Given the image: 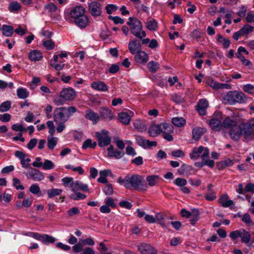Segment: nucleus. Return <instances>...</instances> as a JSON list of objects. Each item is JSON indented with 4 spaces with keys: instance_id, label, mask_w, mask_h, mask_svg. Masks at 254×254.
<instances>
[{
    "instance_id": "obj_52",
    "label": "nucleus",
    "mask_w": 254,
    "mask_h": 254,
    "mask_svg": "<svg viewBox=\"0 0 254 254\" xmlns=\"http://www.w3.org/2000/svg\"><path fill=\"white\" fill-rule=\"evenodd\" d=\"M192 211L193 215H192L190 217V221L191 224L194 225L198 220L199 212L197 210L195 209L192 210Z\"/></svg>"
},
{
    "instance_id": "obj_53",
    "label": "nucleus",
    "mask_w": 254,
    "mask_h": 254,
    "mask_svg": "<svg viewBox=\"0 0 254 254\" xmlns=\"http://www.w3.org/2000/svg\"><path fill=\"white\" fill-rule=\"evenodd\" d=\"M11 129L15 131H19L21 133L26 131V128L22 124H13L11 126Z\"/></svg>"
},
{
    "instance_id": "obj_64",
    "label": "nucleus",
    "mask_w": 254,
    "mask_h": 254,
    "mask_svg": "<svg viewBox=\"0 0 254 254\" xmlns=\"http://www.w3.org/2000/svg\"><path fill=\"white\" fill-rule=\"evenodd\" d=\"M204 197L208 201H213L217 197L216 192L214 191H211L209 193L205 194Z\"/></svg>"
},
{
    "instance_id": "obj_6",
    "label": "nucleus",
    "mask_w": 254,
    "mask_h": 254,
    "mask_svg": "<svg viewBox=\"0 0 254 254\" xmlns=\"http://www.w3.org/2000/svg\"><path fill=\"white\" fill-rule=\"evenodd\" d=\"M229 236L232 240H236L238 238H240L241 242L248 244L249 247H251L252 245V243H254V241H253L250 243L251 235L248 231L244 229H240L231 232L229 234Z\"/></svg>"
},
{
    "instance_id": "obj_24",
    "label": "nucleus",
    "mask_w": 254,
    "mask_h": 254,
    "mask_svg": "<svg viewBox=\"0 0 254 254\" xmlns=\"http://www.w3.org/2000/svg\"><path fill=\"white\" fill-rule=\"evenodd\" d=\"M28 58L33 62L39 61L43 58V54L40 51L32 50L29 53Z\"/></svg>"
},
{
    "instance_id": "obj_34",
    "label": "nucleus",
    "mask_w": 254,
    "mask_h": 254,
    "mask_svg": "<svg viewBox=\"0 0 254 254\" xmlns=\"http://www.w3.org/2000/svg\"><path fill=\"white\" fill-rule=\"evenodd\" d=\"M29 93L26 88H19L17 89V95L20 99H24L27 98Z\"/></svg>"
},
{
    "instance_id": "obj_33",
    "label": "nucleus",
    "mask_w": 254,
    "mask_h": 254,
    "mask_svg": "<svg viewBox=\"0 0 254 254\" xmlns=\"http://www.w3.org/2000/svg\"><path fill=\"white\" fill-rule=\"evenodd\" d=\"M158 23L157 21L153 18L148 19L146 23V28L151 31H154L156 29Z\"/></svg>"
},
{
    "instance_id": "obj_21",
    "label": "nucleus",
    "mask_w": 254,
    "mask_h": 254,
    "mask_svg": "<svg viewBox=\"0 0 254 254\" xmlns=\"http://www.w3.org/2000/svg\"><path fill=\"white\" fill-rule=\"evenodd\" d=\"M108 155L110 157H114L116 159H120L124 155L123 151L116 150L114 149V146L110 145L107 149Z\"/></svg>"
},
{
    "instance_id": "obj_2",
    "label": "nucleus",
    "mask_w": 254,
    "mask_h": 254,
    "mask_svg": "<svg viewBox=\"0 0 254 254\" xmlns=\"http://www.w3.org/2000/svg\"><path fill=\"white\" fill-rule=\"evenodd\" d=\"M85 9L82 6H77L71 9L69 13L65 15L64 18L69 23H74L81 28L87 26L89 20L85 15Z\"/></svg>"
},
{
    "instance_id": "obj_56",
    "label": "nucleus",
    "mask_w": 254,
    "mask_h": 254,
    "mask_svg": "<svg viewBox=\"0 0 254 254\" xmlns=\"http://www.w3.org/2000/svg\"><path fill=\"white\" fill-rule=\"evenodd\" d=\"M47 127L49 128V132L51 135L53 136L55 132V127L54 124L52 121L47 122Z\"/></svg>"
},
{
    "instance_id": "obj_7",
    "label": "nucleus",
    "mask_w": 254,
    "mask_h": 254,
    "mask_svg": "<svg viewBox=\"0 0 254 254\" xmlns=\"http://www.w3.org/2000/svg\"><path fill=\"white\" fill-rule=\"evenodd\" d=\"M96 137L98 141V145L103 147L109 145L111 142V138L109 135V131L102 129L100 132H96Z\"/></svg>"
},
{
    "instance_id": "obj_28",
    "label": "nucleus",
    "mask_w": 254,
    "mask_h": 254,
    "mask_svg": "<svg viewBox=\"0 0 254 254\" xmlns=\"http://www.w3.org/2000/svg\"><path fill=\"white\" fill-rule=\"evenodd\" d=\"M148 133L150 136L155 137L160 134L159 124L152 125L148 129Z\"/></svg>"
},
{
    "instance_id": "obj_4",
    "label": "nucleus",
    "mask_w": 254,
    "mask_h": 254,
    "mask_svg": "<svg viewBox=\"0 0 254 254\" xmlns=\"http://www.w3.org/2000/svg\"><path fill=\"white\" fill-rule=\"evenodd\" d=\"M226 104L234 105L236 103H244L247 101L246 95L242 92L236 91H229L223 97Z\"/></svg>"
},
{
    "instance_id": "obj_15",
    "label": "nucleus",
    "mask_w": 254,
    "mask_h": 254,
    "mask_svg": "<svg viewBox=\"0 0 254 254\" xmlns=\"http://www.w3.org/2000/svg\"><path fill=\"white\" fill-rule=\"evenodd\" d=\"M206 149H208L207 147H203L202 146H200L199 147H194L190 153V158L193 160L198 159L201 156V153L205 152Z\"/></svg>"
},
{
    "instance_id": "obj_41",
    "label": "nucleus",
    "mask_w": 254,
    "mask_h": 254,
    "mask_svg": "<svg viewBox=\"0 0 254 254\" xmlns=\"http://www.w3.org/2000/svg\"><path fill=\"white\" fill-rule=\"evenodd\" d=\"M62 181L64 186L69 187L71 188V190H72L73 186V184L74 183L73 178L67 177H64L62 179Z\"/></svg>"
},
{
    "instance_id": "obj_40",
    "label": "nucleus",
    "mask_w": 254,
    "mask_h": 254,
    "mask_svg": "<svg viewBox=\"0 0 254 254\" xmlns=\"http://www.w3.org/2000/svg\"><path fill=\"white\" fill-rule=\"evenodd\" d=\"M165 215L161 213H158L155 215L156 222H157L162 227H166L169 225L166 224L163 220L165 219Z\"/></svg>"
},
{
    "instance_id": "obj_50",
    "label": "nucleus",
    "mask_w": 254,
    "mask_h": 254,
    "mask_svg": "<svg viewBox=\"0 0 254 254\" xmlns=\"http://www.w3.org/2000/svg\"><path fill=\"white\" fill-rule=\"evenodd\" d=\"M42 166L44 170H48L53 169L55 167V165L52 161L46 159L43 163Z\"/></svg>"
},
{
    "instance_id": "obj_42",
    "label": "nucleus",
    "mask_w": 254,
    "mask_h": 254,
    "mask_svg": "<svg viewBox=\"0 0 254 254\" xmlns=\"http://www.w3.org/2000/svg\"><path fill=\"white\" fill-rule=\"evenodd\" d=\"M69 197L74 200H78L85 199L86 197V195L77 191L76 192H73V193L69 195Z\"/></svg>"
},
{
    "instance_id": "obj_37",
    "label": "nucleus",
    "mask_w": 254,
    "mask_h": 254,
    "mask_svg": "<svg viewBox=\"0 0 254 254\" xmlns=\"http://www.w3.org/2000/svg\"><path fill=\"white\" fill-rule=\"evenodd\" d=\"M159 180V177L158 175H151L146 177V181L150 186L152 187L156 185Z\"/></svg>"
},
{
    "instance_id": "obj_1",
    "label": "nucleus",
    "mask_w": 254,
    "mask_h": 254,
    "mask_svg": "<svg viewBox=\"0 0 254 254\" xmlns=\"http://www.w3.org/2000/svg\"><path fill=\"white\" fill-rule=\"evenodd\" d=\"M76 111V108L73 106L58 107L54 110L53 118L57 125L56 130L58 133L62 132L65 129V123Z\"/></svg>"
},
{
    "instance_id": "obj_26",
    "label": "nucleus",
    "mask_w": 254,
    "mask_h": 254,
    "mask_svg": "<svg viewBox=\"0 0 254 254\" xmlns=\"http://www.w3.org/2000/svg\"><path fill=\"white\" fill-rule=\"evenodd\" d=\"M192 171V167L187 164H183L178 170V173L181 175L189 176Z\"/></svg>"
},
{
    "instance_id": "obj_60",
    "label": "nucleus",
    "mask_w": 254,
    "mask_h": 254,
    "mask_svg": "<svg viewBox=\"0 0 254 254\" xmlns=\"http://www.w3.org/2000/svg\"><path fill=\"white\" fill-rule=\"evenodd\" d=\"M29 190L34 194H38L40 191V189L38 185L33 184L30 187Z\"/></svg>"
},
{
    "instance_id": "obj_14",
    "label": "nucleus",
    "mask_w": 254,
    "mask_h": 254,
    "mask_svg": "<svg viewBox=\"0 0 254 254\" xmlns=\"http://www.w3.org/2000/svg\"><path fill=\"white\" fill-rule=\"evenodd\" d=\"M229 134L230 137L234 140L239 138L241 134H243V127L242 128L238 124L234 126L230 129Z\"/></svg>"
},
{
    "instance_id": "obj_38",
    "label": "nucleus",
    "mask_w": 254,
    "mask_h": 254,
    "mask_svg": "<svg viewBox=\"0 0 254 254\" xmlns=\"http://www.w3.org/2000/svg\"><path fill=\"white\" fill-rule=\"evenodd\" d=\"M131 54L134 55V59L136 64L138 66L142 65L143 64V51Z\"/></svg>"
},
{
    "instance_id": "obj_18",
    "label": "nucleus",
    "mask_w": 254,
    "mask_h": 254,
    "mask_svg": "<svg viewBox=\"0 0 254 254\" xmlns=\"http://www.w3.org/2000/svg\"><path fill=\"white\" fill-rule=\"evenodd\" d=\"M84 117L85 119L91 121L94 125L96 124L99 122L100 118L98 114L91 110L86 111Z\"/></svg>"
},
{
    "instance_id": "obj_61",
    "label": "nucleus",
    "mask_w": 254,
    "mask_h": 254,
    "mask_svg": "<svg viewBox=\"0 0 254 254\" xmlns=\"http://www.w3.org/2000/svg\"><path fill=\"white\" fill-rule=\"evenodd\" d=\"M243 90L249 94H254V86L252 84H248L245 85L243 87Z\"/></svg>"
},
{
    "instance_id": "obj_10",
    "label": "nucleus",
    "mask_w": 254,
    "mask_h": 254,
    "mask_svg": "<svg viewBox=\"0 0 254 254\" xmlns=\"http://www.w3.org/2000/svg\"><path fill=\"white\" fill-rule=\"evenodd\" d=\"M88 10L90 14L94 16H99L102 13V6L96 0H92L88 3Z\"/></svg>"
},
{
    "instance_id": "obj_12",
    "label": "nucleus",
    "mask_w": 254,
    "mask_h": 254,
    "mask_svg": "<svg viewBox=\"0 0 254 254\" xmlns=\"http://www.w3.org/2000/svg\"><path fill=\"white\" fill-rule=\"evenodd\" d=\"M75 96V91L71 87L64 88L61 92V97L65 100H73Z\"/></svg>"
},
{
    "instance_id": "obj_55",
    "label": "nucleus",
    "mask_w": 254,
    "mask_h": 254,
    "mask_svg": "<svg viewBox=\"0 0 254 254\" xmlns=\"http://www.w3.org/2000/svg\"><path fill=\"white\" fill-rule=\"evenodd\" d=\"M80 241L81 242L80 243H81L83 246L87 245L93 246L95 245V242L94 240L91 237H89L85 239H81Z\"/></svg>"
},
{
    "instance_id": "obj_43",
    "label": "nucleus",
    "mask_w": 254,
    "mask_h": 254,
    "mask_svg": "<svg viewBox=\"0 0 254 254\" xmlns=\"http://www.w3.org/2000/svg\"><path fill=\"white\" fill-rule=\"evenodd\" d=\"M97 145L96 142H92L91 139H87L83 143L82 148L83 149H86L87 148H95Z\"/></svg>"
},
{
    "instance_id": "obj_13",
    "label": "nucleus",
    "mask_w": 254,
    "mask_h": 254,
    "mask_svg": "<svg viewBox=\"0 0 254 254\" xmlns=\"http://www.w3.org/2000/svg\"><path fill=\"white\" fill-rule=\"evenodd\" d=\"M243 135L246 137H254V120L243 126Z\"/></svg>"
},
{
    "instance_id": "obj_22",
    "label": "nucleus",
    "mask_w": 254,
    "mask_h": 254,
    "mask_svg": "<svg viewBox=\"0 0 254 254\" xmlns=\"http://www.w3.org/2000/svg\"><path fill=\"white\" fill-rule=\"evenodd\" d=\"M73 188L72 191L73 192H76L79 190H83L85 191H88V186L87 184H83L79 181L74 182L73 184Z\"/></svg>"
},
{
    "instance_id": "obj_36",
    "label": "nucleus",
    "mask_w": 254,
    "mask_h": 254,
    "mask_svg": "<svg viewBox=\"0 0 254 254\" xmlns=\"http://www.w3.org/2000/svg\"><path fill=\"white\" fill-rule=\"evenodd\" d=\"M62 191V189L53 188L47 190V194L48 197L52 198L56 196L60 195Z\"/></svg>"
},
{
    "instance_id": "obj_8",
    "label": "nucleus",
    "mask_w": 254,
    "mask_h": 254,
    "mask_svg": "<svg viewBox=\"0 0 254 254\" xmlns=\"http://www.w3.org/2000/svg\"><path fill=\"white\" fill-rule=\"evenodd\" d=\"M209 150L206 149L205 152L201 154V158L202 160L201 162H196L194 163L196 167L202 168L204 166H208L210 168L213 167L214 165V161L212 160L209 159Z\"/></svg>"
},
{
    "instance_id": "obj_16",
    "label": "nucleus",
    "mask_w": 254,
    "mask_h": 254,
    "mask_svg": "<svg viewBox=\"0 0 254 254\" xmlns=\"http://www.w3.org/2000/svg\"><path fill=\"white\" fill-rule=\"evenodd\" d=\"M91 87L93 89L101 92L107 91L109 88L108 85L101 81L93 82L91 84Z\"/></svg>"
},
{
    "instance_id": "obj_39",
    "label": "nucleus",
    "mask_w": 254,
    "mask_h": 254,
    "mask_svg": "<svg viewBox=\"0 0 254 254\" xmlns=\"http://www.w3.org/2000/svg\"><path fill=\"white\" fill-rule=\"evenodd\" d=\"M56 239L53 236L47 234H43L41 242L46 245L53 244L56 241Z\"/></svg>"
},
{
    "instance_id": "obj_59",
    "label": "nucleus",
    "mask_w": 254,
    "mask_h": 254,
    "mask_svg": "<svg viewBox=\"0 0 254 254\" xmlns=\"http://www.w3.org/2000/svg\"><path fill=\"white\" fill-rule=\"evenodd\" d=\"M118 7L115 4H109L106 6V12L108 14H110L113 11L117 10Z\"/></svg>"
},
{
    "instance_id": "obj_27",
    "label": "nucleus",
    "mask_w": 254,
    "mask_h": 254,
    "mask_svg": "<svg viewBox=\"0 0 254 254\" xmlns=\"http://www.w3.org/2000/svg\"><path fill=\"white\" fill-rule=\"evenodd\" d=\"M118 118L121 123L126 125H128L131 120L130 116L126 112L120 113Z\"/></svg>"
},
{
    "instance_id": "obj_51",
    "label": "nucleus",
    "mask_w": 254,
    "mask_h": 254,
    "mask_svg": "<svg viewBox=\"0 0 254 254\" xmlns=\"http://www.w3.org/2000/svg\"><path fill=\"white\" fill-rule=\"evenodd\" d=\"M157 145V142L155 141L144 139V149H151L152 147H156Z\"/></svg>"
},
{
    "instance_id": "obj_58",
    "label": "nucleus",
    "mask_w": 254,
    "mask_h": 254,
    "mask_svg": "<svg viewBox=\"0 0 254 254\" xmlns=\"http://www.w3.org/2000/svg\"><path fill=\"white\" fill-rule=\"evenodd\" d=\"M43 45L48 50H52L55 47V44L51 40H47L43 41Z\"/></svg>"
},
{
    "instance_id": "obj_11",
    "label": "nucleus",
    "mask_w": 254,
    "mask_h": 254,
    "mask_svg": "<svg viewBox=\"0 0 254 254\" xmlns=\"http://www.w3.org/2000/svg\"><path fill=\"white\" fill-rule=\"evenodd\" d=\"M25 175L34 181H41L43 180L45 178L42 172L34 168H30L28 171L25 173Z\"/></svg>"
},
{
    "instance_id": "obj_44",
    "label": "nucleus",
    "mask_w": 254,
    "mask_h": 254,
    "mask_svg": "<svg viewBox=\"0 0 254 254\" xmlns=\"http://www.w3.org/2000/svg\"><path fill=\"white\" fill-rule=\"evenodd\" d=\"M21 8L20 4L16 1H14L10 3L8 6V9L10 12H17Z\"/></svg>"
},
{
    "instance_id": "obj_35",
    "label": "nucleus",
    "mask_w": 254,
    "mask_h": 254,
    "mask_svg": "<svg viewBox=\"0 0 254 254\" xmlns=\"http://www.w3.org/2000/svg\"><path fill=\"white\" fill-rule=\"evenodd\" d=\"M58 142V138L51 135L48 137L47 146L49 149L53 150Z\"/></svg>"
},
{
    "instance_id": "obj_57",
    "label": "nucleus",
    "mask_w": 254,
    "mask_h": 254,
    "mask_svg": "<svg viewBox=\"0 0 254 254\" xmlns=\"http://www.w3.org/2000/svg\"><path fill=\"white\" fill-rule=\"evenodd\" d=\"M106 195H110L113 193V188L111 184L107 185L103 190Z\"/></svg>"
},
{
    "instance_id": "obj_17",
    "label": "nucleus",
    "mask_w": 254,
    "mask_h": 254,
    "mask_svg": "<svg viewBox=\"0 0 254 254\" xmlns=\"http://www.w3.org/2000/svg\"><path fill=\"white\" fill-rule=\"evenodd\" d=\"M218 201L223 207H229L234 205L233 201L229 199V196L226 193L221 195Z\"/></svg>"
},
{
    "instance_id": "obj_63",
    "label": "nucleus",
    "mask_w": 254,
    "mask_h": 254,
    "mask_svg": "<svg viewBox=\"0 0 254 254\" xmlns=\"http://www.w3.org/2000/svg\"><path fill=\"white\" fill-rule=\"evenodd\" d=\"M80 213V210L76 207H73L67 211V214L70 217H72L75 215L78 214Z\"/></svg>"
},
{
    "instance_id": "obj_46",
    "label": "nucleus",
    "mask_w": 254,
    "mask_h": 254,
    "mask_svg": "<svg viewBox=\"0 0 254 254\" xmlns=\"http://www.w3.org/2000/svg\"><path fill=\"white\" fill-rule=\"evenodd\" d=\"M147 66L150 71L151 72H155L159 68V64L155 62L151 61L147 64Z\"/></svg>"
},
{
    "instance_id": "obj_30",
    "label": "nucleus",
    "mask_w": 254,
    "mask_h": 254,
    "mask_svg": "<svg viewBox=\"0 0 254 254\" xmlns=\"http://www.w3.org/2000/svg\"><path fill=\"white\" fill-rule=\"evenodd\" d=\"M237 122L231 119L228 117L225 119L223 122V127L225 128L229 129L232 128L234 126L237 125Z\"/></svg>"
},
{
    "instance_id": "obj_9",
    "label": "nucleus",
    "mask_w": 254,
    "mask_h": 254,
    "mask_svg": "<svg viewBox=\"0 0 254 254\" xmlns=\"http://www.w3.org/2000/svg\"><path fill=\"white\" fill-rule=\"evenodd\" d=\"M143 37L133 39L128 43V48L131 54H135L136 52L142 51Z\"/></svg>"
},
{
    "instance_id": "obj_25",
    "label": "nucleus",
    "mask_w": 254,
    "mask_h": 254,
    "mask_svg": "<svg viewBox=\"0 0 254 254\" xmlns=\"http://www.w3.org/2000/svg\"><path fill=\"white\" fill-rule=\"evenodd\" d=\"M160 132L165 134L166 133H173L174 132L173 126L167 123H161L159 124Z\"/></svg>"
},
{
    "instance_id": "obj_19",
    "label": "nucleus",
    "mask_w": 254,
    "mask_h": 254,
    "mask_svg": "<svg viewBox=\"0 0 254 254\" xmlns=\"http://www.w3.org/2000/svg\"><path fill=\"white\" fill-rule=\"evenodd\" d=\"M208 105V101L205 99L199 100L196 106V110L200 115H204L206 114V108Z\"/></svg>"
},
{
    "instance_id": "obj_3",
    "label": "nucleus",
    "mask_w": 254,
    "mask_h": 254,
    "mask_svg": "<svg viewBox=\"0 0 254 254\" xmlns=\"http://www.w3.org/2000/svg\"><path fill=\"white\" fill-rule=\"evenodd\" d=\"M142 178L138 175H127L124 179L120 177L118 182L123 185L127 189L129 190H137L141 186Z\"/></svg>"
},
{
    "instance_id": "obj_48",
    "label": "nucleus",
    "mask_w": 254,
    "mask_h": 254,
    "mask_svg": "<svg viewBox=\"0 0 254 254\" xmlns=\"http://www.w3.org/2000/svg\"><path fill=\"white\" fill-rule=\"evenodd\" d=\"M242 221L246 224V225L252 226L254 225L251 218L250 215L249 213H245L242 218Z\"/></svg>"
},
{
    "instance_id": "obj_20",
    "label": "nucleus",
    "mask_w": 254,
    "mask_h": 254,
    "mask_svg": "<svg viewBox=\"0 0 254 254\" xmlns=\"http://www.w3.org/2000/svg\"><path fill=\"white\" fill-rule=\"evenodd\" d=\"M100 117L104 120H111L114 118L113 112L107 108H100L99 110Z\"/></svg>"
},
{
    "instance_id": "obj_23",
    "label": "nucleus",
    "mask_w": 254,
    "mask_h": 254,
    "mask_svg": "<svg viewBox=\"0 0 254 254\" xmlns=\"http://www.w3.org/2000/svg\"><path fill=\"white\" fill-rule=\"evenodd\" d=\"M209 126L213 130L219 131L223 127V123L219 119L213 118L209 122Z\"/></svg>"
},
{
    "instance_id": "obj_29",
    "label": "nucleus",
    "mask_w": 254,
    "mask_h": 254,
    "mask_svg": "<svg viewBox=\"0 0 254 254\" xmlns=\"http://www.w3.org/2000/svg\"><path fill=\"white\" fill-rule=\"evenodd\" d=\"M204 133V129L201 127L193 128L192 130V137L196 141L198 140Z\"/></svg>"
},
{
    "instance_id": "obj_47",
    "label": "nucleus",
    "mask_w": 254,
    "mask_h": 254,
    "mask_svg": "<svg viewBox=\"0 0 254 254\" xmlns=\"http://www.w3.org/2000/svg\"><path fill=\"white\" fill-rule=\"evenodd\" d=\"M243 36L248 35L250 33L254 30V27L249 25L246 24L240 29Z\"/></svg>"
},
{
    "instance_id": "obj_5",
    "label": "nucleus",
    "mask_w": 254,
    "mask_h": 254,
    "mask_svg": "<svg viewBox=\"0 0 254 254\" xmlns=\"http://www.w3.org/2000/svg\"><path fill=\"white\" fill-rule=\"evenodd\" d=\"M127 24L131 33L136 38L143 37L142 25L140 20L136 18L129 17Z\"/></svg>"
},
{
    "instance_id": "obj_32",
    "label": "nucleus",
    "mask_w": 254,
    "mask_h": 254,
    "mask_svg": "<svg viewBox=\"0 0 254 254\" xmlns=\"http://www.w3.org/2000/svg\"><path fill=\"white\" fill-rule=\"evenodd\" d=\"M172 123L177 127H181L185 125L186 121L182 117H175L172 119Z\"/></svg>"
},
{
    "instance_id": "obj_31",
    "label": "nucleus",
    "mask_w": 254,
    "mask_h": 254,
    "mask_svg": "<svg viewBox=\"0 0 254 254\" xmlns=\"http://www.w3.org/2000/svg\"><path fill=\"white\" fill-rule=\"evenodd\" d=\"M2 33L6 37L11 36L13 33V28L11 26L3 25L1 27Z\"/></svg>"
},
{
    "instance_id": "obj_62",
    "label": "nucleus",
    "mask_w": 254,
    "mask_h": 254,
    "mask_svg": "<svg viewBox=\"0 0 254 254\" xmlns=\"http://www.w3.org/2000/svg\"><path fill=\"white\" fill-rule=\"evenodd\" d=\"M31 161V159L29 158H24L20 160V163L21 166L24 168H30V162Z\"/></svg>"
},
{
    "instance_id": "obj_54",
    "label": "nucleus",
    "mask_w": 254,
    "mask_h": 254,
    "mask_svg": "<svg viewBox=\"0 0 254 254\" xmlns=\"http://www.w3.org/2000/svg\"><path fill=\"white\" fill-rule=\"evenodd\" d=\"M174 183L178 187H183L187 185V181L185 179L178 178L174 180Z\"/></svg>"
},
{
    "instance_id": "obj_49",
    "label": "nucleus",
    "mask_w": 254,
    "mask_h": 254,
    "mask_svg": "<svg viewBox=\"0 0 254 254\" xmlns=\"http://www.w3.org/2000/svg\"><path fill=\"white\" fill-rule=\"evenodd\" d=\"M11 106V102L10 101H6L2 103L0 105V112H5L8 111Z\"/></svg>"
},
{
    "instance_id": "obj_45",
    "label": "nucleus",
    "mask_w": 254,
    "mask_h": 254,
    "mask_svg": "<svg viewBox=\"0 0 254 254\" xmlns=\"http://www.w3.org/2000/svg\"><path fill=\"white\" fill-rule=\"evenodd\" d=\"M144 254H157V251L150 244H144Z\"/></svg>"
}]
</instances>
